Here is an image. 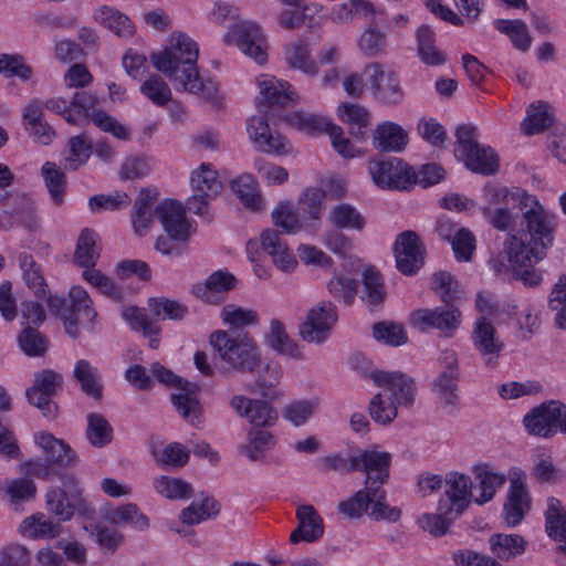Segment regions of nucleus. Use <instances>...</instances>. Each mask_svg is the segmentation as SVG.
<instances>
[{
	"instance_id": "nucleus-1",
	"label": "nucleus",
	"mask_w": 566,
	"mask_h": 566,
	"mask_svg": "<svg viewBox=\"0 0 566 566\" xmlns=\"http://www.w3.org/2000/svg\"><path fill=\"white\" fill-rule=\"evenodd\" d=\"M392 457L387 451L364 450L354 455L355 471L366 474L365 488L339 502L338 511L346 518L355 520L367 515L374 521L395 523L401 517L398 506L386 503L387 493L382 485L389 479Z\"/></svg>"
},
{
	"instance_id": "nucleus-2",
	"label": "nucleus",
	"mask_w": 566,
	"mask_h": 566,
	"mask_svg": "<svg viewBox=\"0 0 566 566\" xmlns=\"http://www.w3.org/2000/svg\"><path fill=\"white\" fill-rule=\"evenodd\" d=\"M198 55L197 43L188 35L180 33L171 35L169 46L153 53L150 60L157 71L178 84L181 90L212 99L217 95L218 87L211 80L205 81L200 76L197 69Z\"/></svg>"
},
{
	"instance_id": "nucleus-3",
	"label": "nucleus",
	"mask_w": 566,
	"mask_h": 566,
	"mask_svg": "<svg viewBox=\"0 0 566 566\" xmlns=\"http://www.w3.org/2000/svg\"><path fill=\"white\" fill-rule=\"evenodd\" d=\"M523 219L528 241L510 234L504 242V253L513 266H532L542 261L553 245L556 230L555 216L544 209L533 196L523 205Z\"/></svg>"
},
{
	"instance_id": "nucleus-4",
	"label": "nucleus",
	"mask_w": 566,
	"mask_h": 566,
	"mask_svg": "<svg viewBox=\"0 0 566 566\" xmlns=\"http://www.w3.org/2000/svg\"><path fill=\"white\" fill-rule=\"evenodd\" d=\"M210 344L221 361L238 371H254L261 366L258 345L244 332L216 331Z\"/></svg>"
},
{
	"instance_id": "nucleus-5",
	"label": "nucleus",
	"mask_w": 566,
	"mask_h": 566,
	"mask_svg": "<svg viewBox=\"0 0 566 566\" xmlns=\"http://www.w3.org/2000/svg\"><path fill=\"white\" fill-rule=\"evenodd\" d=\"M483 199V216L494 229L505 232L513 230L516 223L517 214L513 213L512 208L523 210L524 202L532 201L533 196L526 191H510L505 187L486 185Z\"/></svg>"
},
{
	"instance_id": "nucleus-6",
	"label": "nucleus",
	"mask_w": 566,
	"mask_h": 566,
	"mask_svg": "<svg viewBox=\"0 0 566 566\" xmlns=\"http://www.w3.org/2000/svg\"><path fill=\"white\" fill-rule=\"evenodd\" d=\"M478 135L475 126L459 125L455 129V156L475 174L494 175L499 170V157L490 146L479 144Z\"/></svg>"
},
{
	"instance_id": "nucleus-7",
	"label": "nucleus",
	"mask_w": 566,
	"mask_h": 566,
	"mask_svg": "<svg viewBox=\"0 0 566 566\" xmlns=\"http://www.w3.org/2000/svg\"><path fill=\"white\" fill-rule=\"evenodd\" d=\"M369 174L380 188L406 190L417 182L412 167L399 158H379L369 161Z\"/></svg>"
},
{
	"instance_id": "nucleus-8",
	"label": "nucleus",
	"mask_w": 566,
	"mask_h": 566,
	"mask_svg": "<svg viewBox=\"0 0 566 566\" xmlns=\"http://www.w3.org/2000/svg\"><path fill=\"white\" fill-rule=\"evenodd\" d=\"M190 185L193 193L187 201L188 208L195 214L203 216L207 212L209 200L218 196L222 184L212 166L203 163L192 171Z\"/></svg>"
},
{
	"instance_id": "nucleus-9",
	"label": "nucleus",
	"mask_w": 566,
	"mask_h": 566,
	"mask_svg": "<svg viewBox=\"0 0 566 566\" xmlns=\"http://www.w3.org/2000/svg\"><path fill=\"white\" fill-rule=\"evenodd\" d=\"M524 426L528 433L549 438L557 430L566 433V407L558 402H549L541 405L524 417Z\"/></svg>"
},
{
	"instance_id": "nucleus-10",
	"label": "nucleus",
	"mask_w": 566,
	"mask_h": 566,
	"mask_svg": "<svg viewBox=\"0 0 566 566\" xmlns=\"http://www.w3.org/2000/svg\"><path fill=\"white\" fill-rule=\"evenodd\" d=\"M526 474L520 469L510 472V488L503 506V521L509 527L518 525L531 509Z\"/></svg>"
},
{
	"instance_id": "nucleus-11",
	"label": "nucleus",
	"mask_w": 566,
	"mask_h": 566,
	"mask_svg": "<svg viewBox=\"0 0 566 566\" xmlns=\"http://www.w3.org/2000/svg\"><path fill=\"white\" fill-rule=\"evenodd\" d=\"M63 377L61 374L44 369L35 374L34 384L27 389V398L31 405L39 408L46 418H54L57 412V406L52 398L62 388Z\"/></svg>"
},
{
	"instance_id": "nucleus-12",
	"label": "nucleus",
	"mask_w": 566,
	"mask_h": 566,
	"mask_svg": "<svg viewBox=\"0 0 566 566\" xmlns=\"http://www.w3.org/2000/svg\"><path fill=\"white\" fill-rule=\"evenodd\" d=\"M461 312L452 303L432 310L419 308L411 313L410 324L421 332L436 328L451 336L461 325Z\"/></svg>"
},
{
	"instance_id": "nucleus-13",
	"label": "nucleus",
	"mask_w": 566,
	"mask_h": 566,
	"mask_svg": "<svg viewBox=\"0 0 566 566\" xmlns=\"http://www.w3.org/2000/svg\"><path fill=\"white\" fill-rule=\"evenodd\" d=\"M151 374L158 381L181 390L171 396V402L187 421L193 423L200 413V405L195 394L187 389L189 384L160 364L151 366Z\"/></svg>"
},
{
	"instance_id": "nucleus-14",
	"label": "nucleus",
	"mask_w": 566,
	"mask_h": 566,
	"mask_svg": "<svg viewBox=\"0 0 566 566\" xmlns=\"http://www.w3.org/2000/svg\"><path fill=\"white\" fill-rule=\"evenodd\" d=\"M394 253L399 272L412 275L424 263L426 247L415 231L407 230L398 234L394 244Z\"/></svg>"
},
{
	"instance_id": "nucleus-15",
	"label": "nucleus",
	"mask_w": 566,
	"mask_h": 566,
	"mask_svg": "<svg viewBox=\"0 0 566 566\" xmlns=\"http://www.w3.org/2000/svg\"><path fill=\"white\" fill-rule=\"evenodd\" d=\"M364 74L376 98L386 104H398L402 101L403 91L395 72L385 71L381 64L374 62L365 66Z\"/></svg>"
},
{
	"instance_id": "nucleus-16",
	"label": "nucleus",
	"mask_w": 566,
	"mask_h": 566,
	"mask_svg": "<svg viewBox=\"0 0 566 566\" xmlns=\"http://www.w3.org/2000/svg\"><path fill=\"white\" fill-rule=\"evenodd\" d=\"M444 496L439 502L442 511L460 516L472 501V481L470 476L459 472L448 473L444 480Z\"/></svg>"
},
{
	"instance_id": "nucleus-17",
	"label": "nucleus",
	"mask_w": 566,
	"mask_h": 566,
	"mask_svg": "<svg viewBox=\"0 0 566 566\" xmlns=\"http://www.w3.org/2000/svg\"><path fill=\"white\" fill-rule=\"evenodd\" d=\"M336 321L335 305L322 302L308 311L304 323L300 327V335L308 343H322L327 339Z\"/></svg>"
},
{
	"instance_id": "nucleus-18",
	"label": "nucleus",
	"mask_w": 566,
	"mask_h": 566,
	"mask_svg": "<svg viewBox=\"0 0 566 566\" xmlns=\"http://www.w3.org/2000/svg\"><path fill=\"white\" fill-rule=\"evenodd\" d=\"M247 132L254 147L265 154L284 155L289 143L279 132L272 130L264 116H252L247 124Z\"/></svg>"
},
{
	"instance_id": "nucleus-19",
	"label": "nucleus",
	"mask_w": 566,
	"mask_h": 566,
	"mask_svg": "<svg viewBox=\"0 0 566 566\" xmlns=\"http://www.w3.org/2000/svg\"><path fill=\"white\" fill-rule=\"evenodd\" d=\"M426 7L442 21L454 27H463L464 22L475 23L483 10V0H453L459 13L448 6L442 4L441 0H423Z\"/></svg>"
},
{
	"instance_id": "nucleus-20",
	"label": "nucleus",
	"mask_w": 566,
	"mask_h": 566,
	"mask_svg": "<svg viewBox=\"0 0 566 566\" xmlns=\"http://www.w3.org/2000/svg\"><path fill=\"white\" fill-rule=\"evenodd\" d=\"M374 382L389 392V400L397 406L410 407L415 401V380L399 371H375L370 375Z\"/></svg>"
},
{
	"instance_id": "nucleus-21",
	"label": "nucleus",
	"mask_w": 566,
	"mask_h": 566,
	"mask_svg": "<svg viewBox=\"0 0 566 566\" xmlns=\"http://www.w3.org/2000/svg\"><path fill=\"white\" fill-rule=\"evenodd\" d=\"M230 405L241 417H245L253 428L272 427L279 419L277 411L264 400L249 399L238 395L231 399Z\"/></svg>"
},
{
	"instance_id": "nucleus-22",
	"label": "nucleus",
	"mask_w": 566,
	"mask_h": 566,
	"mask_svg": "<svg viewBox=\"0 0 566 566\" xmlns=\"http://www.w3.org/2000/svg\"><path fill=\"white\" fill-rule=\"evenodd\" d=\"M155 213L168 235L188 241L191 235V226L186 219V211L180 202L165 200L156 207Z\"/></svg>"
},
{
	"instance_id": "nucleus-23",
	"label": "nucleus",
	"mask_w": 566,
	"mask_h": 566,
	"mask_svg": "<svg viewBox=\"0 0 566 566\" xmlns=\"http://www.w3.org/2000/svg\"><path fill=\"white\" fill-rule=\"evenodd\" d=\"M237 279L228 271L218 270L211 273L205 283L193 286V294L209 304L224 301L229 291L233 290Z\"/></svg>"
},
{
	"instance_id": "nucleus-24",
	"label": "nucleus",
	"mask_w": 566,
	"mask_h": 566,
	"mask_svg": "<svg viewBox=\"0 0 566 566\" xmlns=\"http://www.w3.org/2000/svg\"><path fill=\"white\" fill-rule=\"evenodd\" d=\"M324 198L325 192L318 188H308L300 197L298 216L303 222V231L315 234L321 229Z\"/></svg>"
},
{
	"instance_id": "nucleus-25",
	"label": "nucleus",
	"mask_w": 566,
	"mask_h": 566,
	"mask_svg": "<svg viewBox=\"0 0 566 566\" xmlns=\"http://www.w3.org/2000/svg\"><path fill=\"white\" fill-rule=\"evenodd\" d=\"M296 517L298 520V526L290 536L292 543L296 544L301 541L312 543L322 537L324 524L314 506L300 505L296 509Z\"/></svg>"
},
{
	"instance_id": "nucleus-26",
	"label": "nucleus",
	"mask_w": 566,
	"mask_h": 566,
	"mask_svg": "<svg viewBox=\"0 0 566 566\" xmlns=\"http://www.w3.org/2000/svg\"><path fill=\"white\" fill-rule=\"evenodd\" d=\"M235 35L237 44L245 55L259 64L266 62L268 54L264 48V38L258 24L244 22L238 27Z\"/></svg>"
},
{
	"instance_id": "nucleus-27",
	"label": "nucleus",
	"mask_w": 566,
	"mask_h": 566,
	"mask_svg": "<svg viewBox=\"0 0 566 566\" xmlns=\"http://www.w3.org/2000/svg\"><path fill=\"white\" fill-rule=\"evenodd\" d=\"M261 245L279 269L284 272L292 271L297 261L281 238L280 233L274 229H265L261 233Z\"/></svg>"
},
{
	"instance_id": "nucleus-28",
	"label": "nucleus",
	"mask_w": 566,
	"mask_h": 566,
	"mask_svg": "<svg viewBox=\"0 0 566 566\" xmlns=\"http://www.w3.org/2000/svg\"><path fill=\"white\" fill-rule=\"evenodd\" d=\"M35 440L43 449L48 461L56 464L57 468H69L77 463L75 452L63 440L56 439L46 432L36 434Z\"/></svg>"
},
{
	"instance_id": "nucleus-29",
	"label": "nucleus",
	"mask_w": 566,
	"mask_h": 566,
	"mask_svg": "<svg viewBox=\"0 0 566 566\" xmlns=\"http://www.w3.org/2000/svg\"><path fill=\"white\" fill-rule=\"evenodd\" d=\"M489 548L497 562H509L524 554L527 541L520 534L495 533L489 537Z\"/></svg>"
},
{
	"instance_id": "nucleus-30",
	"label": "nucleus",
	"mask_w": 566,
	"mask_h": 566,
	"mask_svg": "<svg viewBox=\"0 0 566 566\" xmlns=\"http://www.w3.org/2000/svg\"><path fill=\"white\" fill-rule=\"evenodd\" d=\"M408 144L406 130L392 122H384L377 125L374 133V146L379 151L399 153Z\"/></svg>"
},
{
	"instance_id": "nucleus-31",
	"label": "nucleus",
	"mask_w": 566,
	"mask_h": 566,
	"mask_svg": "<svg viewBox=\"0 0 566 566\" xmlns=\"http://www.w3.org/2000/svg\"><path fill=\"white\" fill-rule=\"evenodd\" d=\"M475 480L478 481L479 496L474 499L475 503L484 504L491 501L497 489L502 488L506 482V475L486 463L474 467Z\"/></svg>"
},
{
	"instance_id": "nucleus-32",
	"label": "nucleus",
	"mask_w": 566,
	"mask_h": 566,
	"mask_svg": "<svg viewBox=\"0 0 566 566\" xmlns=\"http://www.w3.org/2000/svg\"><path fill=\"white\" fill-rule=\"evenodd\" d=\"M262 99L258 106L262 111L272 106H285L292 101L294 94L291 86L286 82H281L275 78L259 80Z\"/></svg>"
},
{
	"instance_id": "nucleus-33",
	"label": "nucleus",
	"mask_w": 566,
	"mask_h": 566,
	"mask_svg": "<svg viewBox=\"0 0 566 566\" xmlns=\"http://www.w3.org/2000/svg\"><path fill=\"white\" fill-rule=\"evenodd\" d=\"M94 19L114 34L128 38L135 32L130 19L115 8L102 6L95 10Z\"/></svg>"
},
{
	"instance_id": "nucleus-34",
	"label": "nucleus",
	"mask_w": 566,
	"mask_h": 566,
	"mask_svg": "<svg viewBox=\"0 0 566 566\" xmlns=\"http://www.w3.org/2000/svg\"><path fill=\"white\" fill-rule=\"evenodd\" d=\"M19 265L27 286L38 298H45L48 295V284L43 276L41 265L27 252L19 255Z\"/></svg>"
},
{
	"instance_id": "nucleus-35",
	"label": "nucleus",
	"mask_w": 566,
	"mask_h": 566,
	"mask_svg": "<svg viewBox=\"0 0 566 566\" xmlns=\"http://www.w3.org/2000/svg\"><path fill=\"white\" fill-rule=\"evenodd\" d=\"M276 443L275 437L266 428H252L248 432V443L241 444L239 451L250 460H260Z\"/></svg>"
},
{
	"instance_id": "nucleus-36",
	"label": "nucleus",
	"mask_w": 566,
	"mask_h": 566,
	"mask_svg": "<svg viewBox=\"0 0 566 566\" xmlns=\"http://www.w3.org/2000/svg\"><path fill=\"white\" fill-rule=\"evenodd\" d=\"M73 376L80 384L83 392L94 399L102 398L103 385L101 382L99 371L96 367L92 366L88 360H78L74 366Z\"/></svg>"
},
{
	"instance_id": "nucleus-37",
	"label": "nucleus",
	"mask_w": 566,
	"mask_h": 566,
	"mask_svg": "<svg viewBox=\"0 0 566 566\" xmlns=\"http://www.w3.org/2000/svg\"><path fill=\"white\" fill-rule=\"evenodd\" d=\"M418 54L420 60L430 66H439L447 62V54L436 45L434 33L428 27H421L417 32Z\"/></svg>"
},
{
	"instance_id": "nucleus-38",
	"label": "nucleus",
	"mask_w": 566,
	"mask_h": 566,
	"mask_svg": "<svg viewBox=\"0 0 566 566\" xmlns=\"http://www.w3.org/2000/svg\"><path fill=\"white\" fill-rule=\"evenodd\" d=\"M266 344L276 353L287 355L294 359L302 358L298 346L289 337L285 326L279 319H272L270 333L265 337Z\"/></svg>"
},
{
	"instance_id": "nucleus-39",
	"label": "nucleus",
	"mask_w": 566,
	"mask_h": 566,
	"mask_svg": "<svg viewBox=\"0 0 566 566\" xmlns=\"http://www.w3.org/2000/svg\"><path fill=\"white\" fill-rule=\"evenodd\" d=\"M97 233L90 229L81 231L74 253V260L81 268L93 269L99 258V248L96 244Z\"/></svg>"
},
{
	"instance_id": "nucleus-40",
	"label": "nucleus",
	"mask_w": 566,
	"mask_h": 566,
	"mask_svg": "<svg viewBox=\"0 0 566 566\" xmlns=\"http://www.w3.org/2000/svg\"><path fill=\"white\" fill-rule=\"evenodd\" d=\"M69 296L71 300V305H69L70 316L76 318L78 323V317H83L88 323V327L93 329L97 313L92 306L93 301L88 293L81 286H73Z\"/></svg>"
},
{
	"instance_id": "nucleus-41",
	"label": "nucleus",
	"mask_w": 566,
	"mask_h": 566,
	"mask_svg": "<svg viewBox=\"0 0 566 566\" xmlns=\"http://www.w3.org/2000/svg\"><path fill=\"white\" fill-rule=\"evenodd\" d=\"M554 116L546 103H533L527 108V117L522 123L525 135L532 136L542 133L553 124Z\"/></svg>"
},
{
	"instance_id": "nucleus-42",
	"label": "nucleus",
	"mask_w": 566,
	"mask_h": 566,
	"mask_svg": "<svg viewBox=\"0 0 566 566\" xmlns=\"http://www.w3.org/2000/svg\"><path fill=\"white\" fill-rule=\"evenodd\" d=\"M328 220L337 229H350L361 231L365 228V218L349 203H339L333 207L328 213Z\"/></svg>"
},
{
	"instance_id": "nucleus-43",
	"label": "nucleus",
	"mask_w": 566,
	"mask_h": 566,
	"mask_svg": "<svg viewBox=\"0 0 566 566\" xmlns=\"http://www.w3.org/2000/svg\"><path fill=\"white\" fill-rule=\"evenodd\" d=\"M21 534L30 538H54L60 535L61 526L44 517L43 514H35L22 521L19 526Z\"/></svg>"
},
{
	"instance_id": "nucleus-44",
	"label": "nucleus",
	"mask_w": 566,
	"mask_h": 566,
	"mask_svg": "<svg viewBox=\"0 0 566 566\" xmlns=\"http://www.w3.org/2000/svg\"><path fill=\"white\" fill-rule=\"evenodd\" d=\"M495 28L506 34L517 50L525 52L531 48L532 36L524 21L501 19L495 22Z\"/></svg>"
},
{
	"instance_id": "nucleus-45",
	"label": "nucleus",
	"mask_w": 566,
	"mask_h": 566,
	"mask_svg": "<svg viewBox=\"0 0 566 566\" xmlns=\"http://www.w3.org/2000/svg\"><path fill=\"white\" fill-rule=\"evenodd\" d=\"M273 224L282 230L283 233L294 234L303 230V222L298 212L295 211L290 201L280 202L271 212Z\"/></svg>"
},
{
	"instance_id": "nucleus-46",
	"label": "nucleus",
	"mask_w": 566,
	"mask_h": 566,
	"mask_svg": "<svg viewBox=\"0 0 566 566\" xmlns=\"http://www.w3.org/2000/svg\"><path fill=\"white\" fill-rule=\"evenodd\" d=\"M495 328L493 325L481 318L476 322L473 332V340L475 347L482 355H499L503 344L494 337Z\"/></svg>"
},
{
	"instance_id": "nucleus-47",
	"label": "nucleus",
	"mask_w": 566,
	"mask_h": 566,
	"mask_svg": "<svg viewBox=\"0 0 566 566\" xmlns=\"http://www.w3.org/2000/svg\"><path fill=\"white\" fill-rule=\"evenodd\" d=\"M155 196H151L148 189H142L134 203L133 226L135 232L143 235L150 223L153 222V201Z\"/></svg>"
},
{
	"instance_id": "nucleus-48",
	"label": "nucleus",
	"mask_w": 566,
	"mask_h": 566,
	"mask_svg": "<svg viewBox=\"0 0 566 566\" xmlns=\"http://www.w3.org/2000/svg\"><path fill=\"white\" fill-rule=\"evenodd\" d=\"M338 114L344 122L350 125V134L356 138H363L365 129L369 125L367 109L358 104L343 103L338 107Z\"/></svg>"
},
{
	"instance_id": "nucleus-49",
	"label": "nucleus",
	"mask_w": 566,
	"mask_h": 566,
	"mask_svg": "<svg viewBox=\"0 0 566 566\" xmlns=\"http://www.w3.org/2000/svg\"><path fill=\"white\" fill-rule=\"evenodd\" d=\"M363 285L361 300L369 306L376 307L385 302L387 293L379 272L366 269L363 273Z\"/></svg>"
},
{
	"instance_id": "nucleus-50",
	"label": "nucleus",
	"mask_w": 566,
	"mask_h": 566,
	"mask_svg": "<svg viewBox=\"0 0 566 566\" xmlns=\"http://www.w3.org/2000/svg\"><path fill=\"white\" fill-rule=\"evenodd\" d=\"M546 532L549 537L566 544V513L555 497L547 502Z\"/></svg>"
},
{
	"instance_id": "nucleus-51",
	"label": "nucleus",
	"mask_w": 566,
	"mask_h": 566,
	"mask_svg": "<svg viewBox=\"0 0 566 566\" xmlns=\"http://www.w3.org/2000/svg\"><path fill=\"white\" fill-rule=\"evenodd\" d=\"M86 438L92 446L97 448L111 443L113 428L103 415L95 412L87 415Z\"/></svg>"
},
{
	"instance_id": "nucleus-52",
	"label": "nucleus",
	"mask_w": 566,
	"mask_h": 566,
	"mask_svg": "<svg viewBox=\"0 0 566 566\" xmlns=\"http://www.w3.org/2000/svg\"><path fill=\"white\" fill-rule=\"evenodd\" d=\"M231 189L247 208L252 211H258L262 208L263 201L251 175H242L232 180Z\"/></svg>"
},
{
	"instance_id": "nucleus-53",
	"label": "nucleus",
	"mask_w": 566,
	"mask_h": 566,
	"mask_svg": "<svg viewBox=\"0 0 566 566\" xmlns=\"http://www.w3.org/2000/svg\"><path fill=\"white\" fill-rule=\"evenodd\" d=\"M220 505L212 497H205L200 503H191L184 509L180 514L182 523L188 525L199 524L200 522L218 515Z\"/></svg>"
},
{
	"instance_id": "nucleus-54",
	"label": "nucleus",
	"mask_w": 566,
	"mask_h": 566,
	"mask_svg": "<svg viewBox=\"0 0 566 566\" xmlns=\"http://www.w3.org/2000/svg\"><path fill=\"white\" fill-rule=\"evenodd\" d=\"M41 172L52 199L61 205L66 189L65 174L52 161L44 163Z\"/></svg>"
},
{
	"instance_id": "nucleus-55",
	"label": "nucleus",
	"mask_w": 566,
	"mask_h": 566,
	"mask_svg": "<svg viewBox=\"0 0 566 566\" xmlns=\"http://www.w3.org/2000/svg\"><path fill=\"white\" fill-rule=\"evenodd\" d=\"M107 521L115 525L129 524L138 530H146L148 518L142 514L137 505L128 503L107 513Z\"/></svg>"
},
{
	"instance_id": "nucleus-56",
	"label": "nucleus",
	"mask_w": 566,
	"mask_h": 566,
	"mask_svg": "<svg viewBox=\"0 0 566 566\" xmlns=\"http://www.w3.org/2000/svg\"><path fill=\"white\" fill-rule=\"evenodd\" d=\"M46 303L50 313L54 316H59L62 322L64 329L69 336L76 338L80 336V327L76 318L70 316L69 305L63 296L50 295L48 291Z\"/></svg>"
},
{
	"instance_id": "nucleus-57",
	"label": "nucleus",
	"mask_w": 566,
	"mask_h": 566,
	"mask_svg": "<svg viewBox=\"0 0 566 566\" xmlns=\"http://www.w3.org/2000/svg\"><path fill=\"white\" fill-rule=\"evenodd\" d=\"M96 103V97L88 92L75 93L71 101V112L69 115H64V119L73 125L87 120L93 111H96L94 108Z\"/></svg>"
},
{
	"instance_id": "nucleus-58",
	"label": "nucleus",
	"mask_w": 566,
	"mask_h": 566,
	"mask_svg": "<svg viewBox=\"0 0 566 566\" xmlns=\"http://www.w3.org/2000/svg\"><path fill=\"white\" fill-rule=\"evenodd\" d=\"M155 490L163 496L174 499H186L192 495V488L181 479L169 478L166 475L154 480Z\"/></svg>"
},
{
	"instance_id": "nucleus-59",
	"label": "nucleus",
	"mask_w": 566,
	"mask_h": 566,
	"mask_svg": "<svg viewBox=\"0 0 566 566\" xmlns=\"http://www.w3.org/2000/svg\"><path fill=\"white\" fill-rule=\"evenodd\" d=\"M70 155L65 158V169L77 170L92 154V144L85 135L74 136L69 142Z\"/></svg>"
},
{
	"instance_id": "nucleus-60",
	"label": "nucleus",
	"mask_w": 566,
	"mask_h": 566,
	"mask_svg": "<svg viewBox=\"0 0 566 566\" xmlns=\"http://www.w3.org/2000/svg\"><path fill=\"white\" fill-rule=\"evenodd\" d=\"M548 306L556 313L555 324L558 328H566V275L563 274L554 284L548 297Z\"/></svg>"
},
{
	"instance_id": "nucleus-61",
	"label": "nucleus",
	"mask_w": 566,
	"mask_h": 566,
	"mask_svg": "<svg viewBox=\"0 0 566 566\" xmlns=\"http://www.w3.org/2000/svg\"><path fill=\"white\" fill-rule=\"evenodd\" d=\"M18 339L21 349L28 356H43L49 347L48 338L31 326L25 327L19 335Z\"/></svg>"
},
{
	"instance_id": "nucleus-62",
	"label": "nucleus",
	"mask_w": 566,
	"mask_h": 566,
	"mask_svg": "<svg viewBox=\"0 0 566 566\" xmlns=\"http://www.w3.org/2000/svg\"><path fill=\"white\" fill-rule=\"evenodd\" d=\"M83 277L91 285L97 289L102 294L114 301H123V290L111 277L103 274L99 270L88 269L83 272Z\"/></svg>"
},
{
	"instance_id": "nucleus-63",
	"label": "nucleus",
	"mask_w": 566,
	"mask_h": 566,
	"mask_svg": "<svg viewBox=\"0 0 566 566\" xmlns=\"http://www.w3.org/2000/svg\"><path fill=\"white\" fill-rule=\"evenodd\" d=\"M457 517L458 516H454V513L443 512L441 504L439 503L438 513H426L419 517L418 522L423 531L430 533L433 536H442L448 532L450 525Z\"/></svg>"
},
{
	"instance_id": "nucleus-64",
	"label": "nucleus",
	"mask_w": 566,
	"mask_h": 566,
	"mask_svg": "<svg viewBox=\"0 0 566 566\" xmlns=\"http://www.w3.org/2000/svg\"><path fill=\"white\" fill-rule=\"evenodd\" d=\"M373 336L389 346H400L407 343V335L401 324L379 322L373 326Z\"/></svg>"
}]
</instances>
